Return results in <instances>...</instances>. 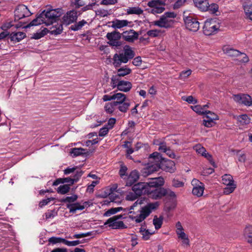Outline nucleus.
I'll return each instance as SVG.
<instances>
[{
    "label": "nucleus",
    "mask_w": 252,
    "mask_h": 252,
    "mask_svg": "<svg viewBox=\"0 0 252 252\" xmlns=\"http://www.w3.org/2000/svg\"><path fill=\"white\" fill-rule=\"evenodd\" d=\"M179 239L182 241L183 244L185 246H188L189 244V240L188 236L183 231L176 233Z\"/></svg>",
    "instance_id": "nucleus-32"
},
{
    "label": "nucleus",
    "mask_w": 252,
    "mask_h": 252,
    "mask_svg": "<svg viewBox=\"0 0 252 252\" xmlns=\"http://www.w3.org/2000/svg\"><path fill=\"white\" fill-rule=\"evenodd\" d=\"M139 178V174L136 170H132L129 175L126 177L124 181L126 183V186L128 187L132 186L135 183Z\"/></svg>",
    "instance_id": "nucleus-18"
},
{
    "label": "nucleus",
    "mask_w": 252,
    "mask_h": 252,
    "mask_svg": "<svg viewBox=\"0 0 252 252\" xmlns=\"http://www.w3.org/2000/svg\"><path fill=\"white\" fill-rule=\"evenodd\" d=\"M207 6V11H208L212 14L217 15V13L218 12L219 8V6L218 4L212 3L209 4L208 3Z\"/></svg>",
    "instance_id": "nucleus-39"
},
{
    "label": "nucleus",
    "mask_w": 252,
    "mask_h": 252,
    "mask_svg": "<svg viewBox=\"0 0 252 252\" xmlns=\"http://www.w3.org/2000/svg\"><path fill=\"white\" fill-rule=\"evenodd\" d=\"M131 88L132 84L130 82L123 80L119 84L117 89L119 91L127 92L131 89Z\"/></svg>",
    "instance_id": "nucleus-29"
},
{
    "label": "nucleus",
    "mask_w": 252,
    "mask_h": 252,
    "mask_svg": "<svg viewBox=\"0 0 252 252\" xmlns=\"http://www.w3.org/2000/svg\"><path fill=\"white\" fill-rule=\"evenodd\" d=\"M48 32V30L44 28L43 29L41 30L40 31H38L36 33H34L32 35V38L35 39H38L41 38L45 35Z\"/></svg>",
    "instance_id": "nucleus-40"
},
{
    "label": "nucleus",
    "mask_w": 252,
    "mask_h": 252,
    "mask_svg": "<svg viewBox=\"0 0 252 252\" xmlns=\"http://www.w3.org/2000/svg\"><path fill=\"white\" fill-rule=\"evenodd\" d=\"M129 23H130V22L126 20L116 19L111 22V27L115 29H121L127 26Z\"/></svg>",
    "instance_id": "nucleus-23"
},
{
    "label": "nucleus",
    "mask_w": 252,
    "mask_h": 252,
    "mask_svg": "<svg viewBox=\"0 0 252 252\" xmlns=\"http://www.w3.org/2000/svg\"><path fill=\"white\" fill-rule=\"evenodd\" d=\"M96 15L102 17L107 16L109 14V11L104 9H99L94 10Z\"/></svg>",
    "instance_id": "nucleus-54"
},
{
    "label": "nucleus",
    "mask_w": 252,
    "mask_h": 252,
    "mask_svg": "<svg viewBox=\"0 0 252 252\" xmlns=\"http://www.w3.org/2000/svg\"><path fill=\"white\" fill-rule=\"evenodd\" d=\"M98 6V4L96 2H92L91 3H89L88 4L84 6L82 8V11L84 12L89 10H94L95 9L97 6Z\"/></svg>",
    "instance_id": "nucleus-49"
},
{
    "label": "nucleus",
    "mask_w": 252,
    "mask_h": 252,
    "mask_svg": "<svg viewBox=\"0 0 252 252\" xmlns=\"http://www.w3.org/2000/svg\"><path fill=\"white\" fill-rule=\"evenodd\" d=\"M14 13L15 20H20L28 17L32 14L28 7L24 4L18 5L15 10Z\"/></svg>",
    "instance_id": "nucleus-14"
},
{
    "label": "nucleus",
    "mask_w": 252,
    "mask_h": 252,
    "mask_svg": "<svg viewBox=\"0 0 252 252\" xmlns=\"http://www.w3.org/2000/svg\"><path fill=\"white\" fill-rule=\"evenodd\" d=\"M221 178L222 184L226 186L223 190L224 194H229L233 192L236 185L234 184L233 177L230 174H224Z\"/></svg>",
    "instance_id": "nucleus-8"
},
{
    "label": "nucleus",
    "mask_w": 252,
    "mask_h": 252,
    "mask_svg": "<svg viewBox=\"0 0 252 252\" xmlns=\"http://www.w3.org/2000/svg\"><path fill=\"white\" fill-rule=\"evenodd\" d=\"M191 70L188 69L187 70L182 71L179 75V78L181 79H185L189 76L191 73Z\"/></svg>",
    "instance_id": "nucleus-58"
},
{
    "label": "nucleus",
    "mask_w": 252,
    "mask_h": 252,
    "mask_svg": "<svg viewBox=\"0 0 252 252\" xmlns=\"http://www.w3.org/2000/svg\"><path fill=\"white\" fill-rule=\"evenodd\" d=\"M63 30V25L62 24L57 25V27L53 28L51 31V33L54 35H58L61 34Z\"/></svg>",
    "instance_id": "nucleus-48"
},
{
    "label": "nucleus",
    "mask_w": 252,
    "mask_h": 252,
    "mask_svg": "<svg viewBox=\"0 0 252 252\" xmlns=\"http://www.w3.org/2000/svg\"><path fill=\"white\" fill-rule=\"evenodd\" d=\"M205 114L206 115V118H209L214 120H217L219 119V116L216 114L210 111L206 110V113H205Z\"/></svg>",
    "instance_id": "nucleus-55"
},
{
    "label": "nucleus",
    "mask_w": 252,
    "mask_h": 252,
    "mask_svg": "<svg viewBox=\"0 0 252 252\" xmlns=\"http://www.w3.org/2000/svg\"><path fill=\"white\" fill-rule=\"evenodd\" d=\"M220 27V22L218 19H208L204 23L203 32L205 35H211L217 33Z\"/></svg>",
    "instance_id": "nucleus-6"
},
{
    "label": "nucleus",
    "mask_w": 252,
    "mask_h": 252,
    "mask_svg": "<svg viewBox=\"0 0 252 252\" xmlns=\"http://www.w3.org/2000/svg\"><path fill=\"white\" fill-rule=\"evenodd\" d=\"M148 6L151 8L149 12L154 14L161 13L165 9V2L161 0H153L149 1Z\"/></svg>",
    "instance_id": "nucleus-9"
},
{
    "label": "nucleus",
    "mask_w": 252,
    "mask_h": 252,
    "mask_svg": "<svg viewBox=\"0 0 252 252\" xmlns=\"http://www.w3.org/2000/svg\"><path fill=\"white\" fill-rule=\"evenodd\" d=\"M158 186H149V189L147 192V195L149 198L153 199H159L165 196V189L162 188H156Z\"/></svg>",
    "instance_id": "nucleus-10"
},
{
    "label": "nucleus",
    "mask_w": 252,
    "mask_h": 252,
    "mask_svg": "<svg viewBox=\"0 0 252 252\" xmlns=\"http://www.w3.org/2000/svg\"><path fill=\"white\" fill-rule=\"evenodd\" d=\"M147 35L151 37H156L159 36L161 34V31L154 29L149 30L147 32Z\"/></svg>",
    "instance_id": "nucleus-47"
},
{
    "label": "nucleus",
    "mask_w": 252,
    "mask_h": 252,
    "mask_svg": "<svg viewBox=\"0 0 252 252\" xmlns=\"http://www.w3.org/2000/svg\"><path fill=\"white\" fill-rule=\"evenodd\" d=\"M193 148L197 153L201 154L202 156L206 152V150L205 148L202 146L200 144L196 145Z\"/></svg>",
    "instance_id": "nucleus-56"
},
{
    "label": "nucleus",
    "mask_w": 252,
    "mask_h": 252,
    "mask_svg": "<svg viewBox=\"0 0 252 252\" xmlns=\"http://www.w3.org/2000/svg\"><path fill=\"white\" fill-rule=\"evenodd\" d=\"M78 15L76 10L68 11L63 17V21L65 24L69 25L77 20Z\"/></svg>",
    "instance_id": "nucleus-20"
},
{
    "label": "nucleus",
    "mask_w": 252,
    "mask_h": 252,
    "mask_svg": "<svg viewBox=\"0 0 252 252\" xmlns=\"http://www.w3.org/2000/svg\"><path fill=\"white\" fill-rule=\"evenodd\" d=\"M138 197L134 192H129L126 196V199L128 201H134Z\"/></svg>",
    "instance_id": "nucleus-57"
},
{
    "label": "nucleus",
    "mask_w": 252,
    "mask_h": 252,
    "mask_svg": "<svg viewBox=\"0 0 252 252\" xmlns=\"http://www.w3.org/2000/svg\"><path fill=\"white\" fill-rule=\"evenodd\" d=\"M163 218L162 216L158 217L155 216L153 219V224L155 226L156 229H158L161 228L163 223Z\"/></svg>",
    "instance_id": "nucleus-36"
},
{
    "label": "nucleus",
    "mask_w": 252,
    "mask_h": 252,
    "mask_svg": "<svg viewBox=\"0 0 252 252\" xmlns=\"http://www.w3.org/2000/svg\"><path fill=\"white\" fill-rule=\"evenodd\" d=\"M106 37L109 40L108 43L113 46L118 47L121 44L120 39L121 37V33L117 31L108 32L106 34Z\"/></svg>",
    "instance_id": "nucleus-15"
},
{
    "label": "nucleus",
    "mask_w": 252,
    "mask_h": 252,
    "mask_svg": "<svg viewBox=\"0 0 252 252\" xmlns=\"http://www.w3.org/2000/svg\"><path fill=\"white\" fill-rule=\"evenodd\" d=\"M124 218L122 215H118L109 218L105 223L108 224L113 229H122L126 228L125 224L122 221L119 220Z\"/></svg>",
    "instance_id": "nucleus-12"
},
{
    "label": "nucleus",
    "mask_w": 252,
    "mask_h": 252,
    "mask_svg": "<svg viewBox=\"0 0 252 252\" xmlns=\"http://www.w3.org/2000/svg\"><path fill=\"white\" fill-rule=\"evenodd\" d=\"M164 180L161 177L151 179L148 183L140 182L134 184L132 187V190L138 196L143 194H147L149 186H162L164 185Z\"/></svg>",
    "instance_id": "nucleus-2"
},
{
    "label": "nucleus",
    "mask_w": 252,
    "mask_h": 252,
    "mask_svg": "<svg viewBox=\"0 0 252 252\" xmlns=\"http://www.w3.org/2000/svg\"><path fill=\"white\" fill-rule=\"evenodd\" d=\"M232 98L234 101L239 104H243L247 106H252V97L248 94H233Z\"/></svg>",
    "instance_id": "nucleus-11"
},
{
    "label": "nucleus",
    "mask_w": 252,
    "mask_h": 252,
    "mask_svg": "<svg viewBox=\"0 0 252 252\" xmlns=\"http://www.w3.org/2000/svg\"><path fill=\"white\" fill-rule=\"evenodd\" d=\"M70 189V188L67 185H61L58 187L57 191L62 194H64L68 192Z\"/></svg>",
    "instance_id": "nucleus-43"
},
{
    "label": "nucleus",
    "mask_w": 252,
    "mask_h": 252,
    "mask_svg": "<svg viewBox=\"0 0 252 252\" xmlns=\"http://www.w3.org/2000/svg\"><path fill=\"white\" fill-rule=\"evenodd\" d=\"M78 198V196L76 194H73L70 196H66L62 199V202L64 203H71L75 202Z\"/></svg>",
    "instance_id": "nucleus-46"
},
{
    "label": "nucleus",
    "mask_w": 252,
    "mask_h": 252,
    "mask_svg": "<svg viewBox=\"0 0 252 252\" xmlns=\"http://www.w3.org/2000/svg\"><path fill=\"white\" fill-rule=\"evenodd\" d=\"M187 0H177L174 4L173 8L174 9H178L183 6Z\"/></svg>",
    "instance_id": "nucleus-64"
},
{
    "label": "nucleus",
    "mask_w": 252,
    "mask_h": 252,
    "mask_svg": "<svg viewBox=\"0 0 252 252\" xmlns=\"http://www.w3.org/2000/svg\"><path fill=\"white\" fill-rule=\"evenodd\" d=\"M127 168L126 165H121L120 167V169L119 170V174L120 176L122 179L124 180L126 179V177L127 176Z\"/></svg>",
    "instance_id": "nucleus-41"
},
{
    "label": "nucleus",
    "mask_w": 252,
    "mask_h": 252,
    "mask_svg": "<svg viewBox=\"0 0 252 252\" xmlns=\"http://www.w3.org/2000/svg\"><path fill=\"white\" fill-rule=\"evenodd\" d=\"M80 242L79 240H74L72 241H68L64 239V244L67 246H76L79 244H80Z\"/></svg>",
    "instance_id": "nucleus-61"
},
{
    "label": "nucleus",
    "mask_w": 252,
    "mask_h": 252,
    "mask_svg": "<svg viewBox=\"0 0 252 252\" xmlns=\"http://www.w3.org/2000/svg\"><path fill=\"white\" fill-rule=\"evenodd\" d=\"M85 150L82 148H74L71 149V154L73 157H77L84 153Z\"/></svg>",
    "instance_id": "nucleus-44"
},
{
    "label": "nucleus",
    "mask_w": 252,
    "mask_h": 252,
    "mask_svg": "<svg viewBox=\"0 0 252 252\" xmlns=\"http://www.w3.org/2000/svg\"><path fill=\"white\" fill-rule=\"evenodd\" d=\"M176 16V14L174 12H165L160 16L158 20L152 22V25L160 28H170L174 24V20L172 18H174Z\"/></svg>",
    "instance_id": "nucleus-5"
},
{
    "label": "nucleus",
    "mask_w": 252,
    "mask_h": 252,
    "mask_svg": "<svg viewBox=\"0 0 252 252\" xmlns=\"http://www.w3.org/2000/svg\"><path fill=\"white\" fill-rule=\"evenodd\" d=\"M114 106H115L113 103H108L105 105V110L108 113H112L114 111Z\"/></svg>",
    "instance_id": "nucleus-60"
},
{
    "label": "nucleus",
    "mask_w": 252,
    "mask_h": 252,
    "mask_svg": "<svg viewBox=\"0 0 252 252\" xmlns=\"http://www.w3.org/2000/svg\"><path fill=\"white\" fill-rule=\"evenodd\" d=\"M185 23L187 29L192 32H196L199 28V23L195 18L191 16L186 17L185 19Z\"/></svg>",
    "instance_id": "nucleus-16"
},
{
    "label": "nucleus",
    "mask_w": 252,
    "mask_h": 252,
    "mask_svg": "<svg viewBox=\"0 0 252 252\" xmlns=\"http://www.w3.org/2000/svg\"><path fill=\"white\" fill-rule=\"evenodd\" d=\"M86 24L87 22L85 20H82L72 25L70 28L73 31H77L80 30Z\"/></svg>",
    "instance_id": "nucleus-38"
},
{
    "label": "nucleus",
    "mask_w": 252,
    "mask_h": 252,
    "mask_svg": "<svg viewBox=\"0 0 252 252\" xmlns=\"http://www.w3.org/2000/svg\"><path fill=\"white\" fill-rule=\"evenodd\" d=\"M118 105L119 110L122 112L125 113L128 110L130 106V103L126 101L125 102L119 104Z\"/></svg>",
    "instance_id": "nucleus-45"
},
{
    "label": "nucleus",
    "mask_w": 252,
    "mask_h": 252,
    "mask_svg": "<svg viewBox=\"0 0 252 252\" xmlns=\"http://www.w3.org/2000/svg\"><path fill=\"white\" fill-rule=\"evenodd\" d=\"M182 99L189 104H194L197 103V100L195 99L192 95L188 96H183L182 97Z\"/></svg>",
    "instance_id": "nucleus-53"
},
{
    "label": "nucleus",
    "mask_w": 252,
    "mask_h": 252,
    "mask_svg": "<svg viewBox=\"0 0 252 252\" xmlns=\"http://www.w3.org/2000/svg\"><path fill=\"white\" fill-rule=\"evenodd\" d=\"M66 207L69 210V212L72 213H75L77 210H83L84 209V206L78 202L67 204Z\"/></svg>",
    "instance_id": "nucleus-27"
},
{
    "label": "nucleus",
    "mask_w": 252,
    "mask_h": 252,
    "mask_svg": "<svg viewBox=\"0 0 252 252\" xmlns=\"http://www.w3.org/2000/svg\"><path fill=\"white\" fill-rule=\"evenodd\" d=\"M42 24H45V19L43 18L41 13L34 19L30 22L27 27L35 26Z\"/></svg>",
    "instance_id": "nucleus-31"
},
{
    "label": "nucleus",
    "mask_w": 252,
    "mask_h": 252,
    "mask_svg": "<svg viewBox=\"0 0 252 252\" xmlns=\"http://www.w3.org/2000/svg\"><path fill=\"white\" fill-rule=\"evenodd\" d=\"M245 239L252 245V226H247L244 231Z\"/></svg>",
    "instance_id": "nucleus-28"
},
{
    "label": "nucleus",
    "mask_w": 252,
    "mask_h": 252,
    "mask_svg": "<svg viewBox=\"0 0 252 252\" xmlns=\"http://www.w3.org/2000/svg\"><path fill=\"white\" fill-rule=\"evenodd\" d=\"M149 160L150 163H148L147 165L143 168L141 171L142 176L144 177L159 169V165H158V163H156L153 159H150L149 158Z\"/></svg>",
    "instance_id": "nucleus-13"
},
{
    "label": "nucleus",
    "mask_w": 252,
    "mask_h": 252,
    "mask_svg": "<svg viewBox=\"0 0 252 252\" xmlns=\"http://www.w3.org/2000/svg\"><path fill=\"white\" fill-rule=\"evenodd\" d=\"M191 184L194 186L192 190V194L198 197L201 196L204 190L203 184L198 180L194 179L191 182Z\"/></svg>",
    "instance_id": "nucleus-17"
},
{
    "label": "nucleus",
    "mask_w": 252,
    "mask_h": 252,
    "mask_svg": "<svg viewBox=\"0 0 252 252\" xmlns=\"http://www.w3.org/2000/svg\"><path fill=\"white\" fill-rule=\"evenodd\" d=\"M110 129L107 127L105 125L102 128H101L99 131L98 135L99 136L103 137L106 135Z\"/></svg>",
    "instance_id": "nucleus-62"
},
{
    "label": "nucleus",
    "mask_w": 252,
    "mask_h": 252,
    "mask_svg": "<svg viewBox=\"0 0 252 252\" xmlns=\"http://www.w3.org/2000/svg\"><path fill=\"white\" fill-rule=\"evenodd\" d=\"M64 239L61 237H52L48 240L49 243L52 244L63 243H64Z\"/></svg>",
    "instance_id": "nucleus-51"
},
{
    "label": "nucleus",
    "mask_w": 252,
    "mask_h": 252,
    "mask_svg": "<svg viewBox=\"0 0 252 252\" xmlns=\"http://www.w3.org/2000/svg\"><path fill=\"white\" fill-rule=\"evenodd\" d=\"M63 13L61 8L44 10L41 13L43 18L45 19V25L49 26L53 24L56 19L60 17Z\"/></svg>",
    "instance_id": "nucleus-7"
},
{
    "label": "nucleus",
    "mask_w": 252,
    "mask_h": 252,
    "mask_svg": "<svg viewBox=\"0 0 252 252\" xmlns=\"http://www.w3.org/2000/svg\"><path fill=\"white\" fill-rule=\"evenodd\" d=\"M139 232L142 235V238L144 240H148L154 233L153 232H150L148 229H146L142 227L140 228Z\"/></svg>",
    "instance_id": "nucleus-37"
},
{
    "label": "nucleus",
    "mask_w": 252,
    "mask_h": 252,
    "mask_svg": "<svg viewBox=\"0 0 252 252\" xmlns=\"http://www.w3.org/2000/svg\"><path fill=\"white\" fill-rule=\"evenodd\" d=\"M114 99L117 100L113 102V104L115 106H117L119 104L126 102V96L124 94L118 93L114 94Z\"/></svg>",
    "instance_id": "nucleus-30"
},
{
    "label": "nucleus",
    "mask_w": 252,
    "mask_h": 252,
    "mask_svg": "<svg viewBox=\"0 0 252 252\" xmlns=\"http://www.w3.org/2000/svg\"><path fill=\"white\" fill-rule=\"evenodd\" d=\"M222 51L224 54L231 57H239L241 54V52L236 49H234L230 46L225 45L222 47Z\"/></svg>",
    "instance_id": "nucleus-21"
},
{
    "label": "nucleus",
    "mask_w": 252,
    "mask_h": 252,
    "mask_svg": "<svg viewBox=\"0 0 252 252\" xmlns=\"http://www.w3.org/2000/svg\"><path fill=\"white\" fill-rule=\"evenodd\" d=\"M71 4L75 6V8H78L80 7L84 6L85 2L83 0H71Z\"/></svg>",
    "instance_id": "nucleus-50"
},
{
    "label": "nucleus",
    "mask_w": 252,
    "mask_h": 252,
    "mask_svg": "<svg viewBox=\"0 0 252 252\" xmlns=\"http://www.w3.org/2000/svg\"><path fill=\"white\" fill-rule=\"evenodd\" d=\"M123 80H121V78L117 74L113 75L111 78L110 84L111 87L114 89L118 87L119 84Z\"/></svg>",
    "instance_id": "nucleus-34"
},
{
    "label": "nucleus",
    "mask_w": 252,
    "mask_h": 252,
    "mask_svg": "<svg viewBox=\"0 0 252 252\" xmlns=\"http://www.w3.org/2000/svg\"><path fill=\"white\" fill-rule=\"evenodd\" d=\"M209 107V104H207L204 105H196L190 106L191 109L199 115H203L206 113V108Z\"/></svg>",
    "instance_id": "nucleus-26"
},
{
    "label": "nucleus",
    "mask_w": 252,
    "mask_h": 252,
    "mask_svg": "<svg viewBox=\"0 0 252 252\" xmlns=\"http://www.w3.org/2000/svg\"><path fill=\"white\" fill-rule=\"evenodd\" d=\"M150 159H153L156 163L158 164L159 169L166 172L173 173L175 171V164L173 161L170 159H165L162 158L158 152H154L149 156Z\"/></svg>",
    "instance_id": "nucleus-3"
},
{
    "label": "nucleus",
    "mask_w": 252,
    "mask_h": 252,
    "mask_svg": "<svg viewBox=\"0 0 252 252\" xmlns=\"http://www.w3.org/2000/svg\"><path fill=\"white\" fill-rule=\"evenodd\" d=\"M131 72V69L130 68L125 66L118 69L117 75L121 78V77L129 74Z\"/></svg>",
    "instance_id": "nucleus-33"
},
{
    "label": "nucleus",
    "mask_w": 252,
    "mask_h": 252,
    "mask_svg": "<svg viewBox=\"0 0 252 252\" xmlns=\"http://www.w3.org/2000/svg\"><path fill=\"white\" fill-rule=\"evenodd\" d=\"M143 201V200L141 199H137L132 205L127 208H123L121 207L112 208L105 212V215L110 216L123 210L124 212L128 213L129 214V218L136 223H140L144 220L153 211H156L159 205V203L158 201L148 203L138 210V212H139V214H136V213L133 210L138 205H141Z\"/></svg>",
    "instance_id": "nucleus-1"
},
{
    "label": "nucleus",
    "mask_w": 252,
    "mask_h": 252,
    "mask_svg": "<svg viewBox=\"0 0 252 252\" xmlns=\"http://www.w3.org/2000/svg\"><path fill=\"white\" fill-rule=\"evenodd\" d=\"M202 156H203L206 158H207L209 160L210 163L213 165V167H216V165L213 160V158H212V156L211 155H210L208 153H207V152H205V154L203 155Z\"/></svg>",
    "instance_id": "nucleus-63"
},
{
    "label": "nucleus",
    "mask_w": 252,
    "mask_h": 252,
    "mask_svg": "<svg viewBox=\"0 0 252 252\" xmlns=\"http://www.w3.org/2000/svg\"><path fill=\"white\" fill-rule=\"evenodd\" d=\"M250 119L247 115L244 114L238 117V121L243 125L250 123Z\"/></svg>",
    "instance_id": "nucleus-42"
},
{
    "label": "nucleus",
    "mask_w": 252,
    "mask_h": 252,
    "mask_svg": "<svg viewBox=\"0 0 252 252\" xmlns=\"http://www.w3.org/2000/svg\"><path fill=\"white\" fill-rule=\"evenodd\" d=\"M215 121L209 118H206L203 121V125L206 127H211L216 124Z\"/></svg>",
    "instance_id": "nucleus-52"
},
{
    "label": "nucleus",
    "mask_w": 252,
    "mask_h": 252,
    "mask_svg": "<svg viewBox=\"0 0 252 252\" xmlns=\"http://www.w3.org/2000/svg\"><path fill=\"white\" fill-rule=\"evenodd\" d=\"M247 18L252 20V2L251 0H241Z\"/></svg>",
    "instance_id": "nucleus-19"
},
{
    "label": "nucleus",
    "mask_w": 252,
    "mask_h": 252,
    "mask_svg": "<svg viewBox=\"0 0 252 252\" xmlns=\"http://www.w3.org/2000/svg\"><path fill=\"white\" fill-rule=\"evenodd\" d=\"M123 38L127 41L133 42L138 37L137 33L133 30L124 32L123 33Z\"/></svg>",
    "instance_id": "nucleus-22"
},
{
    "label": "nucleus",
    "mask_w": 252,
    "mask_h": 252,
    "mask_svg": "<svg viewBox=\"0 0 252 252\" xmlns=\"http://www.w3.org/2000/svg\"><path fill=\"white\" fill-rule=\"evenodd\" d=\"M126 11L127 14L140 15L143 12V10L139 7H128Z\"/></svg>",
    "instance_id": "nucleus-35"
},
{
    "label": "nucleus",
    "mask_w": 252,
    "mask_h": 252,
    "mask_svg": "<svg viewBox=\"0 0 252 252\" xmlns=\"http://www.w3.org/2000/svg\"><path fill=\"white\" fill-rule=\"evenodd\" d=\"M195 6L201 11H207L208 0H193Z\"/></svg>",
    "instance_id": "nucleus-24"
},
{
    "label": "nucleus",
    "mask_w": 252,
    "mask_h": 252,
    "mask_svg": "<svg viewBox=\"0 0 252 252\" xmlns=\"http://www.w3.org/2000/svg\"><path fill=\"white\" fill-rule=\"evenodd\" d=\"M26 34L24 32H13L10 34L11 41L14 42H18L24 38Z\"/></svg>",
    "instance_id": "nucleus-25"
},
{
    "label": "nucleus",
    "mask_w": 252,
    "mask_h": 252,
    "mask_svg": "<svg viewBox=\"0 0 252 252\" xmlns=\"http://www.w3.org/2000/svg\"><path fill=\"white\" fill-rule=\"evenodd\" d=\"M135 56L134 52L128 46H126L124 48V52L115 54L113 58V64L115 67H119L122 63H126L132 59Z\"/></svg>",
    "instance_id": "nucleus-4"
},
{
    "label": "nucleus",
    "mask_w": 252,
    "mask_h": 252,
    "mask_svg": "<svg viewBox=\"0 0 252 252\" xmlns=\"http://www.w3.org/2000/svg\"><path fill=\"white\" fill-rule=\"evenodd\" d=\"M77 182V179L75 178H71L70 177H66L62 178V183H68L69 185H73L75 182Z\"/></svg>",
    "instance_id": "nucleus-59"
}]
</instances>
